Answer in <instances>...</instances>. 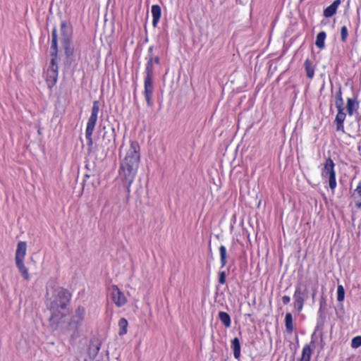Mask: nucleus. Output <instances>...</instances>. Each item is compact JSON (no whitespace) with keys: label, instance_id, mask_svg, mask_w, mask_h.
Wrapping results in <instances>:
<instances>
[{"label":"nucleus","instance_id":"obj_18","mask_svg":"<svg viewBox=\"0 0 361 361\" xmlns=\"http://www.w3.org/2000/svg\"><path fill=\"white\" fill-rule=\"evenodd\" d=\"M151 12L153 18L152 25L154 27H156L161 16V9L160 6L157 4L153 5L152 6Z\"/></svg>","mask_w":361,"mask_h":361},{"label":"nucleus","instance_id":"obj_29","mask_svg":"<svg viewBox=\"0 0 361 361\" xmlns=\"http://www.w3.org/2000/svg\"><path fill=\"white\" fill-rule=\"evenodd\" d=\"M128 326V322L126 319H125V318L120 319V320L118 321V327H119L118 335L119 336H123L127 334Z\"/></svg>","mask_w":361,"mask_h":361},{"label":"nucleus","instance_id":"obj_46","mask_svg":"<svg viewBox=\"0 0 361 361\" xmlns=\"http://www.w3.org/2000/svg\"><path fill=\"white\" fill-rule=\"evenodd\" d=\"M342 91H341V87H340L338 90V91L336 92V95H335V99H342Z\"/></svg>","mask_w":361,"mask_h":361},{"label":"nucleus","instance_id":"obj_5","mask_svg":"<svg viewBox=\"0 0 361 361\" xmlns=\"http://www.w3.org/2000/svg\"><path fill=\"white\" fill-rule=\"evenodd\" d=\"M27 251V244L24 241L18 242L16 251L15 261L16 267L25 280H29L27 269L24 265V259Z\"/></svg>","mask_w":361,"mask_h":361},{"label":"nucleus","instance_id":"obj_25","mask_svg":"<svg viewBox=\"0 0 361 361\" xmlns=\"http://www.w3.org/2000/svg\"><path fill=\"white\" fill-rule=\"evenodd\" d=\"M218 317L226 328H229L231 326V319L230 315L227 312L220 311L219 312Z\"/></svg>","mask_w":361,"mask_h":361},{"label":"nucleus","instance_id":"obj_41","mask_svg":"<svg viewBox=\"0 0 361 361\" xmlns=\"http://www.w3.org/2000/svg\"><path fill=\"white\" fill-rule=\"evenodd\" d=\"M335 106L337 108V109H344L343 106V98L335 99Z\"/></svg>","mask_w":361,"mask_h":361},{"label":"nucleus","instance_id":"obj_12","mask_svg":"<svg viewBox=\"0 0 361 361\" xmlns=\"http://www.w3.org/2000/svg\"><path fill=\"white\" fill-rule=\"evenodd\" d=\"M109 290L111 299L117 307H122L126 303V298L117 286H111Z\"/></svg>","mask_w":361,"mask_h":361},{"label":"nucleus","instance_id":"obj_30","mask_svg":"<svg viewBox=\"0 0 361 361\" xmlns=\"http://www.w3.org/2000/svg\"><path fill=\"white\" fill-rule=\"evenodd\" d=\"M98 116L90 114L87 123V127L85 130L94 131L95 126L97 124Z\"/></svg>","mask_w":361,"mask_h":361},{"label":"nucleus","instance_id":"obj_16","mask_svg":"<svg viewBox=\"0 0 361 361\" xmlns=\"http://www.w3.org/2000/svg\"><path fill=\"white\" fill-rule=\"evenodd\" d=\"M314 335H315L314 333L312 335V340H311L310 343L306 344L303 347L302 350V356H301L300 359L299 360V361H310L311 355H312V350L311 349V345L314 347V343H315Z\"/></svg>","mask_w":361,"mask_h":361},{"label":"nucleus","instance_id":"obj_22","mask_svg":"<svg viewBox=\"0 0 361 361\" xmlns=\"http://www.w3.org/2000/svg\"><path fill=\"white\" fill-rule=\"evenodd\" d=\"M352 197L355 201L357 208H361V180L358 183L356 189L354 190Z\"/></svg>","mask_w":361,"mask_h":361},{"label":"nucleus","instance_id":"obj_3","mask_svg":"<svg viewBox=\"0 0 361 361\" xmlns=\"http://www.w3.org/2000/svg\"><path fill=\"white\" fill-rule=\"evenodd\" d=\"M104 133L102 137L100 147L104 156H107L109 152H114L116 148V129L115 127L111 126L108 128L103 127Z\"/></svg>","mask_w":361,"mask_h":361},{"label":"nucleus","instance_id":"obj_10","mask_svg":"<svg viewBox=\"0 0 361 361\" xmlns=\"http://www.w3.org/2000/svg\"><path fill=\"white\" fill-rule=\"evenodd\" d=\"M58 65L56 61H54L52 63V61H50V66L47 69L46 73V82L49 89L52 88L56 83L58 80Z\"/></svg>","mask_w":361,"mask_h":361},{"label":"nucleus","instance_id":"obj_19","mask_svg":"<svg viewBox=\"0 0 361 361\" xmlns=\"http://www.w3.org/2000/svg\"><path fill=\"white\" fill-rule=\"evenodd\" d=\"M341 0H335L330 6L324 10V16L326 18L333 16L336 13L338 6L341 4Z\"/></svg>","mask_w":361,"mask_h":361},{"label":"nucleus","instance_id":"obj_26","mask_svg":"<svg viewBox=\"0 0 361 361\" xmlns=\"http://www.w3.org/2000/svg\"><path fill=\"white\" fill-rule=\"evenodd\" d=\"M304 67L306 71V75L308 78L312 79L314 75V68L310 59H307L304 63Z\"/></svg>","mask_w":361,"mask_h":361},{"label":"nucleus","instance_id":"obj_8","mask_svg":"<svg viewBox=\"0 0 361 361\" xmlns=\"http://www.w3.org/2000/svg\"><path fill=\"white\" fill-rule=\"evenodd\" d=\"M51 316L49 319V326L53 332H57L64 324L66 314L61 311H50Z\"/></svg>","mask_w":361,"mask_h":361},{"label":"nucleus","instance_id":"obj_1","mask_svg":"<svg viewBox=\"0 0 361 361\" xmlns=\"http://www.w3.org/2000/svg\"><path fill=\"white\" fill-rule=\"evenodd\" d=\"M72 295L66 288L59 287L53 290L51 297L49 299L47 307L50 311H61L65 310L71 300Z\"/></svg>","mask_w":361,"mask_h":361},{"label":"nucleus","instance_id":"obj_34","mask_svg":"<svg viewBox=\"0 0 361 361\" xmlns=\"http://www.w3.org/2000/svg\"><path fill=\"white\" fill-rule=\"evenodd\" d=\"M100 111V102L98 100L93 102L92 107L91 109V114L98 116Z\"/></svg>","mask_w":361,"mask_h":361},{"label":"nucleus","instance_id":"obj_23","mask_svg":"<svg viewBox=\"0 0 361 361\" xmlns=\"http://www.w3.org/2000/svg\"><path fill=\"white\" fill-rule=\"evenodd\" d=\"M326 310L322 309L321 307L319 308L318 310V318L317 320V329H323L324 326V323L326 321V314H325Z\"/></svg>","mask_w":361,"mask_h":361},{"label":"nucleus","instance_id":"obj_42","mask_svg":"<svg viewBox=\"0 0 361 361\" xmlns=\"http://www.w3.org/2000/svg\"><path fill=\"white\" fill-rule=\"evenodd\" d=\"M147 59H152V61L154 63V64H159L160 63V58L158 56H150L149 57H147Z\"/></svg>","mask_w":361,"mask_h":361},{"label":"nucleus","instance_id":"obj_35","mask_svg":"<svg viewBox=\"0 0 361 361\" xmlns=\"http://www.w3.org/2000/svg\"><path fill=\"white\" fill-rule=\"evenodd\" d=\"M361 346V336H357L353 338L351 341V347L353 348H357Z\"/></svg>","mask_w":361,"mask_h":361},{"label":"nucleus","instance_id":"obj_37","mask_svg":"<svg viewBox=\"0 0 361 361\" xmlns=\"http://www.w3.org/2000/svg\"><path fill=\"white\" fill-rule=\"evenodd\" d=\"M94 131L85 130V137L87 140V145L90 148L93 145L92 134Z\"/></svg>","mask_w":361,"mask_h":361},{"label":"nucleus","instance_id":"obj_4","mask_svg":"<svg viewBox=\"0 0 361 361\" xmlns=\"http://www.w3.org/2000/svg\"><path fill=\"white\" fill-rule=\"evenodd\" d=\"M138 167L134 165H127V164L123 163L120 164L118 175L128 193L130 192V186L135 180Z\"/></svg>","mask_w":361,"mask_h":361},{"label":"nucleus","instance_id":"obj_13","mask_svg":"<svg viewBox=\"0 0 361 361\" xmlns=\"http://www.w3.org/2000/svg\"><path fill=\"white\" fill-rule=\"evenodd\" d=\"M85 315V308L82 306H79L75 310L70 321L72 324L76 328L79 329L82 324Z\"/></svg>","mask_w":361,"mask_h":361},{"label":"nucleus","instance_id":"obj_36","mask_svg":"<svg viewBox=\"0 0 361 361\" xmlns=\"http://www.w3.org/2000/svg\"><path fill=\"white\" fill-rule=\"evenodd\" d=\"M329 178V185L331 190H334L336 187V173L327 176Z\"/></svg>","mask_w":361,"mask_h":361},{"label":"nucleus","instance_id":"obj_44","mask_svg":"<svg viewBox=\"0 0 361 361\" xmlns=\"http://www.w3.org/2000/svg\"><path fill=\"white\" fill-rule=\"evenodd\" d=\"M317 286L314 285L312 288V298L313 301L314 300V298H315V296L317 295Z\"/></svg>","mask_w":361,"mask_h":361},{"label":"nucleus","instance_id":"obj_24","mask_svg":"<svg viewBox=\"0 0 361 361\" xmlns=\"http://www.w3.org/2000/svg\"><path fill=\"white\" fill-rule=\"evenodd\" d=\"M231 348L233 350L234 357L238 360L240 357V343L237 337L231 341Z\"/></svg>","mask_w":361,"mask_h":361},{"label":"nucleus","instance_id":"obj_47","mask_svg":"<svg viewBox=\"0 0 361 361\" xmlns=\"http://www.w3.org/2000/svg\"><path fill=\"white\" fill-rule=\"evenodd\" d=\"M154 47L153 46H150L149 48H148V51H147V55L146 57H149L150 56H154Z\"/></svg>","mask_w":361,"mask_h":361},{"label":"nucleus","instance_id":"obj_2","mask_svg":"<svg viewBox=\"0 0 361 361\" xmlns=\"http://www.w3.org/2000/svg\"><path fill=\"white\" fill-rule=\"evenodd\" d=\"M147 60L145 66V77L144 80V96L148 106H152L153 105V92H154V85L152 82L154 76V63L152 61V59H149L145 57Z\"/></svg>","mask_w":361,"mask_h":361},{"label":"nucleus","instance_id":"obj_9","mask_svg":"<svg viewBox=\"0 0 361 361\" xmlns=\"http://www.w3.org/2000/svg\"><path fill=\"white\" fill-rule=\"evenodd\" d=\"M57 334L59 336H70L72 340H75L80 336L79 329L73 325L71 321L65 322Z\"/></svg>","mask_w":361,"mask_h":361},{"label":"nucleus","instance_id":"obj_21","mask_svg":"<svg viewBox=\"0 0 361 361\" xmlns=\"http://www.w3.org/2000/svg\"><path fill=\"white\" fill-rule=\"evenodd\" d=\"M359 108V102H355L354 99L351 98H348L347 99V105L346 109L348 114L351 116L354 114V112L357 113V109Z\"/></svg>","mask_w":361,"mask_h":361},{"label":"nucleus","instance_id":"obj_20","mask_svg":"<svg viewBox=\"0 0 361 361\" xmlns=\"http://www.w3.org/2000/svg\"><path fill=\"white\" fill-rule=\"evenodd\" d=\"M100 343L98 341H90L89 348H88V354L90 357L94 358L99 350H100Z\"/></svg>","mask_w":361,"mask_h":361},{"label":"nucleus","instance_id":"obj_31","mask_svg":"<svg viewBox=\"0 0 361 361\" xmlns=\"http://www.w3.org/2000/svg\"><path fill=\"white\" fill-rule=\"evenodd\" d=\"M219 254H220L221 267H224L227 263L226 248L224 245H221L219 247Z\"/></svg>","mask_w":361,"mask_h":361},{"label":"nucleus","instance_id":"obj_43","mask_svg":"<svg viewBox=\"0 0 361 361\" xmlns=\"http://www.w3.org/2000/svg\"><path fill=\"white\" fill-rule=\"evenodd\" d=\"M336 130L344 132L343 122H336Z\"/></svg>","mask_w":361,"mask_h":361},{"label":"nucleus","instance_id":"obj_33","mask_svg":"<svg viewBox=\"0 0 361 361\" xmlns=\"http://www.w3.org/2000/svg\"><path fill=\"white\" fill-rule=\"evenodd\" d=\"M346 114L344 113V109H338V113L335 118V122H344Z\"/></svg>","mask_w":361,"mask_h":361},{"label":"nucleus","instance_id":"obj_15","mask_svg":"<svg viewBox=\"0 0 361 361\" xmlns=\"http://www.w3.org/2000/svg\"><path fill=\"white\" fill-rule=\"evenodd\" d=\"M61 42L71 41L73 37V29L67 21L61 23Z\"/></svg>","mask_w":361,"mask_h":361},{"label":"nucleus","instance_id":"obj_27","mask_svg":"<svg viewBox=\"0 0 361 361\" xmlns=\"http://www.w3.org/2000/svg\"><path fill=\"white\" fill-rule=\"evenodd\" d=\"M285 326L287 333L292 334L294 329L293 316L290 312H287L285 316Z\"/></svg>","mask_w":361,"mask_h":361},{"label":"nucleus","instance_id":"obj_6","mask_svg":"<svg viewBox=\"0 0 361 361\" xmlns=\"http://www.w3.org/2000/svg\"><path fill=\"white\" fill-rule=\"evenodd\" d=\"M308 298V290L306 286H302L300 283L295 285L293 295V307L298 314L302 310L305 300Z\"/></svg>","mask_w":361,"mask_h":361},{"label":"nucleus","instance_id":"obj_32","mask_svg":"<svg viewBox=\"0 0 361 361\" xmlns=\"http://www.w3.org/2000/svg\"><path fill=\"white\" fill-rule=\"evenodd\" d=\"M345 298V290L342 285H338L337 287V300L338 302L343 301Z\"/></svg>","mask_w":361,"mask_h":361},{"label":"nucleus","instance_id":"obj_7","mask_svg":"<svg viewBox=\"0 0 361 361\" xmlns=\"http://www.w3.org/2000/svg\"><path fill=\"white\" fill-rule=\"evenodd\" d=\"M140 158V146L137 142H132L126 157L121 163L139 166Z\"/></svg>","mask_w":361,"mask_h":361},{"label":"nucleus","instance_id":"obj_14","mask_svg":"<svg viewBox=\"0 0 361 361\" xmlns=\"http://www.w3.org/2000/svg\"><path fill=\"white\" fill-rule=\"evenodd\" d=\"M58 35L56 27H54L51 32V42L50 47V56L52 63L54 61H57L58 59Z\"/></svg>","mask_w":361,"mask_h":361},{"label":"nucleus","instance_id":"obj_39","mask_svg":"<svg viewBox=\"0 0 361 361\" xmlns=\"http://www.w3.org/2000/svg\"><path fill=\"white\" fill-rule=\"evenodd\" d=\"M319 307L324 310L327 308V299L324 293H322L319 300Z\"/></svg>","mask_w":361,"mask_h":361},{"label":"nucleus","instance_id":"obj_40","mask_svg":"<svg viewBox=\"0 0 361 361\" xmlns=\"http://www.w3.org/2000/svg\"><path fill=\"white\" fill-rule=\"evenodd\" d=\"M226 274L225 271H220L219 273V283L221 284L226 283Z\"/></svg>","mask_w":361,"mask_h":361},{"label":"nucleus","instance_id":"obj_38","mask_svg":"<svg viewBox=\"0 0 361 361\" xmlns=\"http://www.w3.org/2000/svg\"><path fill=\"white\" fill-rule=\"evenodd\" d=\"M348 36V31L346 26H343L341 29V39L343 42H345Z\"/></svg>","mask_w":361,"mask_h":361},{"label":"nucleus","instance_id":"obj_45","mask_svg":"<svg viewBox=\"0 0 361 361\" xmlns=\"http://www.w3.org/2000/svg\"><path fill=\"white\" fill-rule=\"evenodd\" d=\"M283 305H287L290 301V298L288 295H283L281 298Z\"/></svg>","mask_w":361,"mask_h":361},{"label":"nucleus","instance_id":"obj_11","mask_svg":"<svg viewBox=\"0 0 361 361\" xmlns=\"http://www.w3.org/2000/svg\"><path fill=\"white\" fill-rule=\"evenodd\" d=\"M61 46L66 56L65 63L68 66H75L77 63L75 56L74 55L75 49L72 44V40L67 42H61Z\"/></svg>","mask_w":361,"mask_h":361},{"label":"nucleus","instance_id":"obj_28","mask_svg":"<svg viewBox=\"0 0 361 361\" xmlns=\"http://www.w3.org/2000/svg\"><path fill=\"white\" fill-rule=\"evenodd\" d=\"M326 34L324 31H321L317 35L315 45L319 49H324L325 47L324 41Z\"/></svg>","mask_w":361,"mask_h":361},{"label":"nucleus","instance_id":"obj_17","mask_svg":"<svg viewBox=\"0 0 361 361\" xmlns=\"http://www.w3.org/2000/svg\"><path fill=\"white\" fill-rule=\"evenodd\" d=\"M335 164L333 161V160L329 157L326 159V162L324 166V169L322 171V176L324 178H327V176H331V174H335V170H334Z\"/></svg>","mask_w":361,"mask_h":361}]
</instances>
